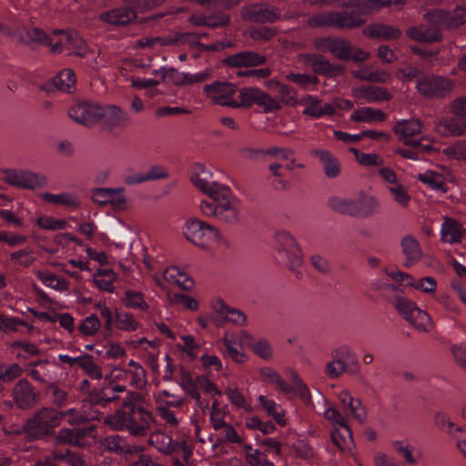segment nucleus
<instances>
[{
    "label": "nucleus",
    "instance_id": "nucleus-9",
    "mask_svg": "<svg viewBox=\"0 0 466 466\" xmlns=\"http://www.w3.org/2000/svg\"><path fill=\"white\" fill-rule=\"evenodd\" d=\"M452 81L437 76H421L417 81V91L427 98L444 97L451 92Z\"/></svg>",
    "mask_w": 466,
    "mask_h": 466
},
{
    "label": "nucleus",
    "instance_id": "nucleus-32",
    "mask_svg": "<svg viewBox=\"0 0 466 466\" xmlns=\"http://www.w3.org/2000/svg\"><path fill=\"white\" fill-rule=\"evenodd\" d=\"M90 405L85 399L80 409L73 408L64 411H59L61 420L67 417V422L72 426H79L89 420H95L97 418L96 413H89L87 409Z\"/></svg>",
    "mask_w": 466,
    "mask_h": 466
},
{
    "label": "nucleus",
    "instance_id": "nucleus-23",
    "mask_svg": "<svg viewBox=\"0 0 466 466\" xmlns=\"http://www.w3.org/2000/svg\"><path fill=\"white\" fill-rule=\"evenodd\" d=\"M191 179L198 188L208 195L211 198L215 197L214 192H218L219 189L226 187L213 181L212 173L203 165L197 167L196 172Z\"/></svg>",
    "mask_w": 466,
    "mask_h": 466
},
{
    "label": "nucleus",
    "instance_id": "nucleus-61",
    "mask_svg": "<svg viewBox=\"0 0 466 466\" xmlns=\"http://www.w3.org/2000/svg\"><path fill=\"white\" fill-rule=\"evenodd\" d=\"M290 270H296L302 264V251L299 247L279 253Z\"/></svg>",
    "mask_w": 466,
    "mask_h": 466
},
{
    "label": "nucleus",
    "instance_id": "nucleus-44",
    "mask_svg": "<svg viewBox=\"0 0 466 466\" xmlns=\"http://www.w3.org/2000/svg\"><path fill=\"white\" fill-rule=\"evenodd\" d=\"M76 76L72 69H64L53 79V85L60 91L72 93L76 89Z\"/></svg>",
    "mask_w": 466,
    "mask_h": 466
},
{
    "label": "nucleus",
    "instance_id": "nucleus-30",
    "mask_svg": "<svg viewBox=\"0 0 466 466\" xmlns=\"http://www.w3.org/2000/svg\"><path fill=\"white\" fill-rule=\"evenodd\" d=\"M395 134L406 145L415 144L413 137L421 131V122L418 119L402 120L393 127Z\"/></svg>",
    "mask_w": 466,
    "mask_h": 466
},
{
    "label": "nucleus",
    "instance_id": "nucleus-8",
    "mask_svg": "<svg viewBox=\"0 0 466 466\" xmlns=\"http://www.w3.org/2000/svg\"><path fill=\"white\" fill-rule=\"evenodd\" d=\"M238 91V87L228 81H215L205 85L203 87V93L214 104L231 108H234L235 96Z\"/></svg>",
    "mask_w": 466,
    "mask_h": 466
},
{
    "label": "nucleus",
    "instance_id": "nucleus-37",
    "mask_svg": "<svg viewBox=\"0 0 466 466\" xmlns=\"http://www.w3.org/2000/svg\"><path fill=\"white\" fill-rule=\"evenodd\" d=\"M101 18L116 25H124L134 21L137 18V13L136 10L128 5V6L116 8L110 12L102 14Z\"/></svg>",
    "mask_w": 466,
    "mask_h": 466
},
{
    "label": "nucleus",
    "instance_id": "nucleus-59",
    "mask_svg": "<svg viewBox=\"0 0 466 466\" xmlns=\"http://www.w3.org/2000/svg\"><path fill=\"white\" fill-rule=\"evenodd\" d=\"M23 374V369L17 363L0 365V381L9 383Z\"/></svg>",
    "mask_w": 466,
    "mask_h": 466
},
{
    "label": "nucleus",
    "instance_id": "nucleus-50",
    "mask_svg": "<svg viewBox=\"0 0 466 466\" xmlns=\"http://www.w3.org/2000/svg\"><path fill=\"white\" fill-rule=\"evenodd\" d=\"M388 190L394 202L402 208H407L410 202V195L406 187L400 183L388 186Z\"/></svg>",
    "mask_w": 466,
    "mask_h": 466
},
{
    "label": "nucleus",
    "instance_id": "nucleus-13",
    "mask_svg": "<svg viewBox=\"0 0 466 466\" xmlns=\"http://www.w3.org/2000/svg\"><path fill=\"white\" fill-rule=\"evenodd\" d=\"M281 12L278 7L265 4H256L242 9L243 19L254 23H274L280 18Z\"/></svg>",
    "mask_w": 466,
    "mask_h": 466
},
{
    "label": "nucleus",
    "instance_id": "nucleus-25",
    "mask_svg": "<svg viewBox=\"0 0 466 466\" xmlns=\"http://www.w3.org/2000/svg\"><path fill=\"white\" fill-rule=\"evenodd\" d=\"M438 131L445 137H461L466 134V120L461 116H442L437 121Z\"/></svg>",
    "mask_w": 466,
    "mask_h": 466
},
{
    "label": "nucleus",
    "instance_id": "nucleus-41",
    "mask_svg": "<svg viewBox=\"0 0 466 466\" xmlns=\"http://www.w3.org/2000/svg\"><path fill=\"white\" fill-rule=\"evenodd\" d=\"M350 119L353 122L358 123L382 122L386 119V115L380 109L378 108L362 107L355 110L351 114Z\"/></svg>",
    "mask_w": 466,
    "mask_h": 466
},
{
    "label": "nucleus",
    "instance_id": "nucleus-60",
    "mask_svg": "<svg viewBox=\"0 0 466 466\" xmlns=\"http://www.w3.org/2000/svg\"><path fill=\"white\" fill-rule=\"evenodd\" d=\"M275 238L277 241L278 253L288 251L299 247L295 238L286 230L278 231L275 235Z\"/></svg>",
    "mask_w": 466,
    "mask_h": 466
},
{
    "label": "nucleus",
    "instance_id": "nucleus-39",
    "mask_svg": "<svg viewBox=\"0 0 466 466\" xmlns=\"http://www.w3.org/2000/svg\"><path fill=\"white\" fill-rule=\"evenodd\" d=\"M104 450L115 452L118 455L129 454L132 452L131 446L127 440L117 434L106 436L101 441Z\"/></svg>",
    "mask_w": 466,
    "mask_h": 466
},
{
    "label": "nucleus",
    "instance_id": "nucleus-22",
    "mask_svg": "<svg viewBox=\"0 0 466 466\" xmlns=\"http://www.w3.org/2000/svg\"><path fill=\"white\" fill-rule=\"evenodd\" d=\"M406 34L410 39L420 43H434L442 39L440 26L431 23L430 25L412 26L407 30Z\"/></svg>",
    "mask_w": 466,
    "mask_h": 466
},
{
    "label": "nucleus",
    "instance_id": "nucleus-35",
    "mask_svg": "<svg viewBox=\"0 0 466 466\" xmlns=\"http://www.w3.org/2000/svg\"><path fill=\"white\" fill-rule=\"evenodd\" d=\"M363 35L380 40H395L400 37L401 32L392 25L372 24L363 29Z\"/></svg>",
    "mask_w": 466,
    "mask_h": 466
},
{
    "label": "nucleus",
    "instance_id": "nucleus-42",
    "mask_svg": "<svg viewBox=\"0 0 466 466\" xmlns=\"http://www.w3.org/2000/svg\"><path fill=\"white\" fill-rule=\"evenodd\" d=\"M164 279L172 284H176L183 289H190L193 280L183 270L177 267H169L163 273Z\"/></svg>",
    "mask_w": 466,
    "mask_h": 466
},
{
    "label": "nucleus",
    "instance_id": "nucleus-51",
    "mask_svg": "<svg viewBox=\"0 0 466 466\" xmlns=\"http://www.w3.org/2000/svg\"><path fill=\"white\" fill-rule=\"evenodd\" d=\"M258 401L268 416L273 417L279 424L285 425L284 410L279 404L263 395L258 397Z\"/></svg>",
    "mask_w": 466,
    "mask_h": 466
},
{
    "label": "nucleus",
    "instance_id": "nucleus-5",
    "mask_svg": "<svg viewBox=\"0 0 466 466\" xmlns=\"http://www.w3.org/2000/svg\"><path fill=\"white\" fill-rule=\"evenodd\" d=\"M183 234L188 241L203 248L220 239V233L217 228L195 218L187 220Z\"/></svg>",
    "mask_w": 466,
    "mask_h": 466
},
{
    "label": "nucleus",
    "instance_id": "nucleus-63",
    "mask_svg": "<svg viewBox=\"0 0 466 466\" xmlns=\"http://www.w3.org/2000/svg\"><path fill=\"white\" fill-rule=\"evenodd\" d=\"M101 328L98 317L92 314L85 318L78 327L79 332L85 336H94Z\"/></svg>",
    "mask_w": 466,
    "mask_h": 466
},
{
    "label": "nucleus",
    "instance_id": "nucleus-6",
    "mask_svg": "<svg viewBox=\"0 0 466 466\" xmlns=\"http://www.w3.org/2000/svg\"><path fill=\"white\" fill-rule=\"evenodd\" d=\"M212 200L218 202L217 220L228 225H235L239 222L240 201L231 194L227 187L214 192Z\"/></svg>",
    "mask_w": 466,
    "mask_h": 466
},
{
    "label": "nucleus",
    "instance_id": "nucleus-16",
    "mask_svg": "<svg viewBox=\"0 0 466 466\" xmlns=\"http://www.w3.org/2000/svg\"><path fill=\"white\" fill-rule=\"evenodd\" d=\"M127 390L126 386L116 385L110 382L99 390H92L86 397L89 405L106 406L108 403L116 401L118 394Z\"/></svg>",
    "mask_w": 466,
    "mask_h": 466
},
{
    "label": "nucleus",
    "instance_id": "nucleus-1",
    "mask_svg": "<svg viewBox=\"0 0 466 466\" xmlns=\"http://www.w3.org/2000/svg\"><path fill=\"white\" fill-rule=\"evenodd\" d=\"M104 423L114 431H127L133 437H145L155 423V418L147 408L117 409L104 418Z\"/></svg>",
    "mask_w": 466,
    "mask_h": 466
},
{
    "label": "nucleus",
    "instance_id": "nucleus-43",
    "mask_svg": "<svg viewBox=\"0 0 466 466\" xmlns=\"http://www.w3.org/2000/svg\"><path fill=\"white\" fill-rule=\"evenodd\" d=\"M328 207L336 213L355 217V198L334 196L329 198Z\"/></svg>",
    "mask_w": 466,
    "mask_h": 466
},
{
    "label": "nucleus",
    "instance_id": "nucleus-48",
    "mask_svg": "<svg viewBox=\"0 0 466 466\" xmlns=\"http://www.w3.org/2000/svg\"><path fill=\"white\" fill-rule=\"evenodd\" d=\"M116 275L112 269H101L94 274L95 285L103 291L114 292Z\"/></svg>",
    "mask_w": 466,
    "mask_h": 466
},
{
    "label": "nucleus",
    "instance_id": "nucleus-18",
    "mask_svg": "<svg viewBox=\"0 0 466 466\" xmlns=\"http://www.w3.org/2000/svg\"><path fill=\"white\" fill-rule=\"evenodd\" d=\"M299 105L305 106L302 114L312 118H320L323 116H332L335 114V106L323 103L320 99L310 95L301 97Z\"/></svg>",
    "mask_w": 466,
    "mask_h": 466
},
{
    "label": "nucleus",
    "instance_id": "nucleus-34",
    "mask_svg": "<svg viewBox=\"0 0 466 466\" xmlns=\"http://www.w3.org/2000/svg\"><path fill=\"white\" fill-rule=\"evenodd\" d=\"M401 249L406 257L404 266L410 268L415 265L422 257V251L419 241L411 235L402 238L400 242Z\"/></svg>",
    "mask_w": 466,
    "mask_h": 466
},
{
    "label": "nucleus",
    "instance_id": "nucleus-19",
    "mask_svg": "<svg viewBox=\"0 0 466 466\" xmlns=\"http://www.w3.org/2000/svg\"><path fill=\"white\" fill-rule=\"evenodd\" d=\"M309 154L319 159L327 177L335 178L339 176L341 171L340 163L333 153L323 148H313L309 151Z\"/></svg>",
    "mask_w": 466,
    "mask_h": 466
},
{
    "label": "nucleus",
    "instance_id": "nucleus-2",
    "mask_svg": "<svg viewBox=\"0 0 466 466\" xmlns=\"http://www.w3.org/2000/svg\"><path fill=\"white\" fill-rule=\"evenodd\" d=\"M314 48L322 53L330 52L339 60L362 62L369 58V53L355 47L349 40L342 37H317L312 43Z\"/></svg>",
    "mask_w": 466,
    "mask_h": 466
},
{
    "label": "nucleus",
    "instance_id": "nucleus-62",
    "mask_svg": "<svg viewBox=\"0 0 466 466\" xmlns=\"http://www.w3.org/2000/svg\"><path fill=\"white\" fill-rule=\"evenodd\" d=\"M307 24L310 27H332L333 28L332 11L318 12L308 19Z\"/></svg>",
    "mask_w": 466,
    "mask_h": 466
},
{
    "label": "nucleus",
    "instance_id": "nucleus-17",
    "mask_svg": "<svg viewBox=\"0 0 466 466\" xmlns=\"http://www.w3.org/2000/svg\"><path fill=\"white\" fill-rule=\"evenodd\" d=\"M303 60L309 64L312 70L319 75L335 77L344 72V66L339 64H332L325 56L319 54H305Z\"/></svg>",
    "mask_w": 466,
    "mask_h": 466
},
{
    "label": "nucleus",
    "instance_id": "nucleus-56",
    "mask_svg": "<svg viewBox=\"0 0 466 466\" xmlns=\"http://www.w3.org/2000/svg\"><path fill=\"white\" fill-rule=\"evenodd\" d=\"M246 462L249 466H275L269 461L267 455L258 449H252L250 445L245 446Z\"/></svg>",
    "mask_w": 466,
    "mask_h": 466
},
{
    "label": "nucleus",
    "instance_id": "nucleus-45",
    "mask_svg": "<svg viewBox=\"0 0 466 466\" xmlns=\"http://www.w3.org/2000/svg\"><path fill=\"white\" fill-rule=\"evenodd\" d=\"M417 179L427 185L432 190L441 192L447 191L443 177L435 171L427 170L424 173H420L417 176Z\"/></svg>",
    "mask_w": 466,
    "mask_h": 466
},
{
    "label": "nucleus",
    "instance_id": "nucleus-46",
    "mask_svg": "<svg viewBox=\"0 0 466 466\" xmlns=\"http://www.w3.org/2000/svg\"><path fill=\"white\" fill-rule=\"evenodd\" d=\"M260 89L257 87H243L238 89V97L235 96L234 108L251 107L256 104Z\"/></svg>",
    "mask_w": 466,
    "mask_h": 466
},
{
    "label": "nucleus",
    "instance_id": "nucleus-36",
    "mask_svg": "<svg viewBox=\"0 0 466 466\" xmlns=\"http://www.w3.org/2000/svg\"><path fill=\"white\" fill-rule=\"evenodd\" d=\"M355 96L367 103L390 101L392 98L386 88L377 86H360L355 90Z\"/></svg>",
    "mask_w": 466,
    "mask_h": 466
},
{
    "label": "nucleus",
    "instance_id": "nucleus-11",
    "mask_svg": "<svg viewBox=\"0 0 466 466\" xmlns=\"http://www.w3.org/2000/svg\"><path fill=\"white\" fill-rule=\"evenodd\" d=\"M101 104L79 101L68 109V116L75 122L86 127H92L101 121Z\"/></svg>",
    "mask_w": 466,
    "mask_h": 466
},
{
    "label": "nucleus",
    "instance_id": "nucleus-14",
    "mask_svg": "<svg viewBox=\"0 0 466 466\" xmlns=\"http://www.w3.org/2000/svg\"><path fill=\"white\" fill-rule=\"evenodd\" d=\"M150 446L155 447L160 453L164 455H171L178 450L190 453L188 447L185 441H174L171 435L161 431H155L150 433L147 440Z\"/></svg>",
    "mask_w": 466,
    "mask_h": 466
},
{
    "label": "nucleus",
    "instance_id": "nucleus-26",
    "mask_svg": "<svg viewBox=\"0 0 466 466\" xmlns=\"http://www.w3.org/2000/svg\"><path fill=\"white\" fill-rule=\"evenodd\" d=\"M28 369V375L35 380L41 383H49L56 379L54 363L48 360H38L30 363Z\"/></svg>",
    "mask_w": 466,
    "mask_h": 466
},
{
    "label": "nucleus",
    "instance_id": "nucleus-15",
    "mask_svg": "<svg viewBox=\"0 0 466 466\" xmlns=\"http://www.w3.org/2000/svg\"><path fill=\"white\" fill-rule=\"evenodd\" d=\"M14 40L25 45L37 44L41 46H49L51 34L48 35L38 27H26L25 25H18L15 28H11V35Z\"/></svg>",
    "mask_w": 466,
    "mask_h": 466
},
{
    "label": "nucleus",
    "instance_id": "nucleus-12",
    "mask_svg": "<svg viewBox=\"0 0 466 466\" xmlns=\"http://www.w3.org/2000/svg\"><path fill=\"white\" fill-rule=\"evenodd\" d=\"M12 398L18 408L28 410L37 404L39 392L27 380L21 379L13 388Z\"/></svg>",
    "mask_w": 466,
    "mask_h": 466
},
{
    "label": "nucleus",
    "instance_id": "nucleus-10",
    "mask_svg": "<svg viewBox=\"0 0 466 466\" xmlns=\"http://www.w3.org/2000/svg\"><path fill=\"white\" fill-rule=\"evenodd\" d=\"M330 355L344 373L356 376L361 384L369 385L368 380L360 374V366L356 353L349 346L338 347L331 351Z\"/></svg>",
    "mask_w": 466,
    "mask_h": 466
},
{
    "label": "nucleus",
    "instance_id": "nucleus-24",
    "mask_svg": "<svg viewBox=\"0 0 466 466\" xmlns=\"http://www.w3.org/2000/svg\"><path fill=\"white\" fill-rule=\"evenodd\" d=\"M351 11L336 12L332 11L333 28L353 29L365 23L361 14L357 7H352Z\"/></svg>",
    "mask_w": 466,
    "mask_h": 466
},
{
    "label": "nucleus",
    "instance_id": "nucleus-55",
    "mask_svg": "<svg viewBox=\"0 0 466 466\" xmlns=\"http://www.w3.org/2000/svg\"><path fill=\"white\" fill-rule=\"evenodd\" d=\"M79 368L93 380H101L103 378V371L98 364L94 360V358L89 354H83L82 360Z\"/></svg>",
    "mask_w": 466,
    "mask_h": 466
},
{
    "label": "nucleus",
    "instance_id": "nucleus-47",
    "mask_svg": "<svg viewBox=\"0 0 466 466\" xmlns=\"http://www.w3.org/2000/svg\"><path fill=\"white\" fill-rule=\"evenodd\" d=\"M242 336L247 339L249 348L256 355L264 360H269L272 357V349L268 340L255 339L245 331L242 332Z\"/></svg>",
    "mask_w": 466,
    "mask_h": 466
},
{
    "label": "nucleus",
    "instance_id": "nucleus-4",
    "mask_svg": "<svg viewBox=\"0 0 466 466\" xmlns=\"http://www.w3.org/2000/svg\"><path fill=\"white\" fill-rule=\"evenodd\" d=\"M50 51L59 54L64 51L70 56H84L87 51L86 42L76 31L53 30L50 39Z\"/></svg>",
    "mask_w": 466,
    "mask_h": 466
},
{
    "label": "nucleus",
    "instance_id": "nucleus-29",
    "mask_svg": "<svg viewBox=\"0 0 466 466\" xmlns=\"http://www.w3.org/2000/svg\"><path fill=\"white\" fill-rule=\"evenodd\" d=\"M211 308L217 314L227 315L228 322L238 326H244L247 323L246 314L238 309L229 307L224 299L217 298L211 301Z\"/></svg>",
    "mask_w": 466,
    "mask_h": 466
},
{
    "label": "nucleus",
    "instance_id": "nucleus-20",
    "mask_svg": "<svg viewBox=\"0 0 466 466\" xmlns=\"http://www.w3.org/2000/svg\"><path fill=\"white\" fill-rule=\"evenodd\" d=\"M265 56L254 51H243L225 58L224 64L230 67H253L265 64Z\"/></svg>",
    "mask_w": 466,
    "mask_h": 466
},
{
    "label": "nucleus",
    "instance_id": "nucleus-54",
    "mask_svg": "<svg viewBox=\"0 0 466 466\" xmlns=\"http://www.w3.org/2000/svg\"><path fill=\"white\" fill-rule=\"evenodd\" d=\"M35 274L37 278L47 287L59 291H66L69 289L68 282L66 279L57 278L53 273L38 270Z\"/></svg>",
    "mask_w": 466,
    "mask_h": 466
},
{
    "label": "nucleus",
    "instance_id": "nucleus-49",
    "mask_svg": "<svg viewBox=\"0 0 466 466\" xmlns=\"http://www.w3.org/2000/svg\"><path fill=\"white\" fill-rule=\"evenodd\" d=\"M223 343L225 346V354L228 357L238 363L245 361L246 357L241 351V347L238 344V341L233 335L225 333L223 337Z\"/></svg>",
    "mask_w": 466,
    "mask_h": 466
},
{
    "label": "nucleus",
    "instance_id": "nucleus-3",
    "mask_svg": "<svg viewBox=\"0 0 466 466\" xmlns=\"http://www.w3.org/2000/svg\"><path fill=\"white\" fill-rule=\"evenodd\" d=\"M60 423L61 415L59 411L50 408H42L32 418L28 419L21 430L16 431V433L24 432L34 439H39L52 434L54 429L59 426Z\"/></svg>",
    "mask_w": 466,
    "mask_h": 466
},
{
    "label": "nucleus",
    "instance_id": "nucleus-38",
    "mask_svg": "<svg viewBox=\"0 0 466 466\" xmlns=\"http://www.w3.org/2000/svg\"><path fill=\"white\" fill-rule=\"evenodd\" d=\"M418 332L428 333L433 329V322L430 315L419 309L417 305L414 309L405 318Z\"/></svg>",
    "mask_w": 466,
    "mask_h": 466
},
{
    "label": "nucleus",
    "instance_id": "nucleus-52",
    "mask_svg": "<svg viewBox=\"0 0 466 466\" xmlns=\"http://www.w3.org/2000/svg\"><path fill=\"white\" fill-rule=\"evenodd\" d=\"M153 75L159 76L160 82L173 83L177 86L185 85L186 73H179L175 68L162 67L159 70H154Z\"/></svg>",
    "mask_w": 466,
    "mask_h": 466
},
{
    "label": "nucleus",
    "instance_id": "nucleus-57",
    "mask_svg": "<svg viewBox=\"0 0 466 466\" xmlns=\"http://www.w3.org/2000/svg\"><path fill=\"white\" fill-rule=\"evenodd\" d=\"M114 193L109 194L108 204L114 210H124L127 208V198L126 197V189L123 187H109Z\"/></svg>",
    "mask_w": 466,
    "mask_h": 466
},
{
    "label": "nucleus",
    "instance_id": "nucleus-27",
    "mask_svg": "<svg viewBox=\"0 0 466 466\" xmlns=\"http://www.w3.org/2000/svg\"><path fill=\"white\" fill-rule=\"evenodd\" d=\"M404 0H345L344 7H357L361 14H370L390 5H403Z\"/></svg>",
    "mask_w": 466,
    "mask_h": 466
},
{
    "label": "nucleus",
    "instance_id": "nucleus-7",
    "mask_svg": "<svg viewBox=\"0 0 466 466\" xmlns=\"http://www.w3.org/2000/svg\"><path fill=\"white\" fill-rule=\"evenodd\" d=\"M4 182L19 189L34 190L46 184L43 174L27 169H5Z\"/></svg>",
    "mask_w": 466,
    "mask_h": 466
},
{
    "label": "nucleus",
    "instance_id": "nucleus-64",
    "mask_svg": "<svg viewBox=\"0 0 466 466\" xmlns=\"http://www.w3.org/2000/svg\"><path fill=\"white\" fill-rule=\"evenodd\" d=\"M59 460V462L67 464L68 466H85V461L83 457L76 452H72L68 450L66 451H55V457Z\"/></svg>",
    "mask_w": 466,
    "mask_h": 466
},
{
    "label": "nucleus",
    "instance_id": "nucleus-40",
    "mask_svg": "<svg viewBox=\"0 0 466 466\" xmlns=\"http://www.w3.org/2000/svg\"><path fill=\"white\" fill-rule=\"evenodd\" d=\"M332 442L341 451H350L354 446L353 435L349 425L330 431Z\"/></svg>",
    "mask_w": 466,
    "mask_h": 466
},
{
    "label": "nucleus",
    "instance_id": "nucleus-28",
    "mask_svg": "<svg viewBox=\"0 0 466 466\" xmlns=\"http://www.w3.org/2000/svg\"><path fill=\"white\" fill-rule=\"evenodd\" d=\"M426 20L441 28L452 29L459 27L457 16L452 10L434 9L425 14Z\"/></svg>",
    "mask_w": 466,
    "mask_h": 466
},
{
    "label": "nucleus",
    "instance_id": "nucleus-53",
    "mask_svg": "<svg viewBox=\"0 0 466 466\" xmlns=\"http://www.w3.org/2000/svg\"><path fill=\"white\" fill-rule=\"evenodd\" d=\"M43 198L48 203L63 205L68 208H77L79 206L78 198L68 193L51 194L45 193Z\"/></svg>",
    "mask_w": 466,
    "mask_h": 466
},
{
    "label": "nucleus",
    "instance_id": "nucleus-21",
    "mask_svg": "<svg viewBox=\"0 0 466 466\" xmlns=\"http://www.w3.org/2000/svg\"><path fill=\"white\" fill-rule=\"evenodd\" d=\"M100 113L101 121L110 128L126 127L130 122L127 113L115 105H101Z\"/></svg>",
    "mask_w": 466,
    "mask_h": 466
},
{
    "label": "nucleus",
    "instance_id": "nucleus-31",
    "mask_svg": "<svg viewBox=\"0 0 466 466\" xmlns=\"http://www.w3.org/2000/svg\"><path fill=\"white\" fill-rule=\"evenodd\" d=\"M380 210V200L372 195H360L355 198V218H370Z\"/></svg>",
    "mask_w": 466,
    "mask_h": 466
},
{
    "label": "nucleus",
    "instance_id": "nucleus-33",
    "mask_svg": "<svg viewBox=\"0 0 466 466\" xmlns=\"http://www.w3.org/2000/svg\"><path fill=\"white\" fill-rule=\"evenodd\" d=\"M466 229L454 218H445L441 225V240L449 243H461Z\"/></svg>",
    "mask_w": 466,
    "mask_h": 466
},
{
    "label": "nucleus",
    "instance_id": "nucleus-58",
    "mask_svg": "<svg viewBox=\"0 0 466 466\" xmlns=\"http://www.w3.org/2000/svg\"><path fill=\"white\" fill-rule=\"evenodd\" d=\"M350 151L354 154L356 160L360 165H363L366 167H371V166L379 167L383 164V159L378 154L364 153L355 147H350Z\"/></svg>",
    "mask_w": 466,
    "mask_h": 466
}]
</instances>
